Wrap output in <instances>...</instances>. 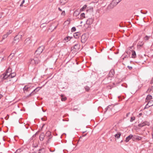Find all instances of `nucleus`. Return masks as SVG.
<instances>
[{"label":"nucleus","mask_w":153,"mask_h":153,"mask_svg":"<svg viewBox=\"0 0 153 153\" xmlns=\"http://www.w3.org/2000/svg\"><path fill=\"white\" fill-rule=\"evenodd\" d=\"M24 35V33L22 32H19L14 38V40L13 42V44L17 43L21 40L22 37Z\"/></svg>","instance_id":"nucleus-1"},{"label":"nucleus","mask_w":153,"mask_h":153,"mask_svg":"<svg viewBox=\"0 0 153 153\" xmlns=\"http://www.w3.org/2000/svg\"><path fill=\"white\" fill-rule=\"evenodd\" d=\"M122 0H113L108 6V9L113 8Z\"/></svg>","instance_id":"nucleus-2"},{"label":"nucleus","mask_w":153,"mask_h":153,"mask_svg":"<svg viewBox=\"0 0 153 153\" xmlns=\"http://www.w3.org/2000/svg\"><path fill=\"white\" fill-rule=\"evenodd\" d=\"M114 70L113 69H111L109 72V74L108 75V77L105 78L104 80H106L108 79H109L111 80V79H110V78L114 76Z\"/></svg>","instance_id":"nucleus-3"},{"label":"nucleus","mask_w":153,"mask_h":153,"mask_svg":"<svg viewBox=\"0 0 153 153\" xmlns=\"http://www.w3.org/2000/svg\"><path fill=\"white\" fill-rule=\"evenodd\" d=\"M44 49V47L43 46H42L39 47L37 50L36 51L35 53L39 55L43 51V50Z\"/></svg>","instance_id":"nucleus-4"},{"label":"nucleus","mask_w":153,"mask_h":153,"mask_svg":"<svg viewBox=\"0 0 153 153\" xmlns=\"http://www.w3.org/2000/svg\"><path fill=\"white\" fill-rule=\"evenodd\" d=\"M30 60V64H37L39 62V60L36 57L34 58L33 59H31Z\"/></svg>","instance_id":"nucleus-5"},{"label":"nucleus","mask_w":153,"mask_h":153,"mask_svg":"<svg viewBox=\"0 0 153 153\" xmlns=\"http://www.w3.org/2000/svg\"><path fill=\"white\" fill-rule=\"evenodd\" d=\"M88 39V37L85 34H83L81 37V42L85 43Z\"/></svg>","instance_id":"nucleus-6"},{"label":"nucleus","mask_w":153,"mask_h":153,"mask_svg":"<svg viewBox=\"0 0 153 153\" xmlns=\"http://www.w3.org/2000/svg\"><path fill=\"white\" fill-rule=\"evenodd\" d=\"M1 80L3 81L4 80L6 79H9V75L5 74V73H3L1 75Z\"/></svg>","instance_id":"nucleus-7"},{"label":"nucleus","mask_w":153,"mask_h":153,"mask_svg":"<svg viewBox=\"0 0 153 153\" xmlns=\"http://www.w3.org/2000/svg\"><path fill=\"white\" fill-rule=\"evenodd\" d=\"M143 137L139 136L137 135H134L133 141H135L136 140H141L143 139Z\"/></svg>","instance_id":"nucleus-8"},{"label":"nucleus","mask_w":153,"mask_h":153,"mask_svg":"<svg viewBox=\"0 0 153 153\" xmlns=\"http://www.w3.org/2000/svg\"><path fill=\"white\" fill-rule=\"evenodd\" d=\"M42 88V87H38L36 88H35L34 89V90L31 92V93L29 94V96H32L34 94H35L36 92L38 91L40 89Z\"/></svg>","instance_id":"nucleus-9"},{"label":"nucleus","mask_w":153,"mask_h":153,"mask_svg":"<svg viewBox=\"0 0 153 153\" xmlns=\"http://www.w3.org/2000/svg\"><path fill=\"white\" fill-rule=\"evenodd\" d=\"M149 123L146 121H144L142 123L138 124V126L139 127H143L146 125L149 126Z\"/></svg>","instance_id":"nucleus-10"},{"label":"nucleus","mask_w":153,"mask_h":153,"mask_svg":"<svg viewBox=\"0 0 153 153\" xmlns=\"http://www.w3.org/2000/svg\"><path fill=\"white\" fill-rule=\"evenodd\" d=\"M80 45L79 43H77L75 44L73 47L71 48V49L73 48L76 50H79L80 48Z\"/></svg>","instance_id":"nucleus-11"},{"label":"nucleus","mask_w":153,"mask_h":153,"mask_svg":"<svg viewBox=\"0 0 153 153\" xmlns=\"http://www.w3.org/2000/svg\"><path fill=\"white\" fill-rule=\"evenodd\" d=\"M134 135H132V134H130L128 136L126 137V138L125 140V141L126 142H127L129 140H130L132 139V140H133V138Z\"/></svg>","instance_id":"nucleus-12"},{"label":"nucleus","mask_w":153,"mask_h":153,"mask_svg":"<svg viewBox=\"0 0 153 153\" xmlns=\"http://www.w3.org/2000/svg\"><path fill=\"white\" fill-rule=\"evenodd\" d=\"M93 22V19L92 18H89L86 21V23L87 25H90Z\"/></svg>","instance_id":"nucleus-13"},{"label":"nucleus","mask_w":153,"mask_h":153,"mask_svg":"<svg viewBox=\"0 0 153 153\" xmlns=\"http://www.w3.org/2000/svg\"><path fill=\"white\" fill-rule=\"evenodd\" d=\"M80 33L79 32H76L74 33L73 36L76 39H77L80 36Z\"/></svg>","instance_id":"nucleus-14"},{"label":"nucleus","mask_w":153,"mask_h":153,"mask_svg":"<svg viewBox=\"0 0 153 153\" xmlns=\"http://www.w3.org/2000/svg\"><path fill=\"white\" fill-rule=\"evenodd\" d=\"M152 99V96L150 95H148L147 96L146 100L145 101L146 102H147L148 101H149V100Z\"/></svg>","instance_id":"nucleus-15"},{"label":"nucleus","mask_w":153,"mask_h":153,"mask_svg":"<svg viewBox=\"0 0 153 153\" xmlns=\"http://www.w3.org/2000/svg\"><path fill=\"white\" fill-rule=\"evenodd\" d=\"M45 135L44 133L41 134L39 136V139L41 141H43L44 139Z\"/></svg>","instance_id":"nucleus-16"},{"label":"nucleus","mask_w":153,"mask_h":153,"mask_svg":"<svg viewBox=\"0 0 153 153\" xmlns=\"http://www.w3.org/2000/svg\"><path fill=\"white\" fill-rule=\"evenodd\" d=\"M16 75V74L15 73H11V74H10L9 75V79L10 78H13L15 77Z\"/></svg>","instance_id":"nucleus-17"},{"label":"nucleus","mask_w":153,"mask_h":153,"mask_svg":"<svg viewBox=\"0 0 153 153\" xmlns=\"http://www.w3.org/2000/svg\"><path fill=\"white\" fill-rule=\"evenodd\" d=\"M12 70L10 68H8L6 70L5 73V74H7V75H9V73H10V72H11Z\"/></svg>","instance_id":"nucleus-18"},{"label":"nucleus","mask_w":153,"mask_h":153,"mask_svg":"<svg viewBox=\"0 0 153 153\" xmlns=\"http://www.w3.org/2000/svg\"><path fill=\"white\" fill-rule=\"evenodd\" d=\"M51 132L50 131H47L46 134V136H48V137H49L48 138V142H49V139L51 138V137H50V136L51 135Z\"/></svg>","instance_id":"nucleus-19"},{"label":"nucleus","mask_w":153,"mask_h":153,"mask_svg":"<svg viewBox=\"0 0 153 153\" xmlns=\"http://www.w3.org/2000/svg\"><path fill=\"white\" fill-rule=\"evenodd\" d=\"M29 87L28 85H26L23 88V90L25 93V91L26 92H27L28 91Z\"/></svg>","instance_id":"nucleus-20"},{"label":"nucleus","mask_w":153,"mask_h":153,"mask_svg":"<svg viewBox=\"0 0 153 153\" xmlns=\"http://www.w3.org/2000/svg\"><path fill=\"white\" fill-rule=\"evenodd\" d=\"M68 0H60V3L62 5H64L68 2Z\"/></svg>","instance_id":"nucleus-21"},{"label":"nucleus","mask_w":153,"mask_h":153,"mask_svg":"<svg viewBox=\"0 0 153 153\" xmlns=\"http://www.w3.org/2000/svg\"><path fill=\"white\" fill-rule=\"evenodd\" d=\"M132 54H131V58H135L136 56V54L135 52L133 50H132Z\"/></svg>","instance_id":"nucleus-22"},{"label":"nucleus","mask_w":153,"mask_h":153,"mask_svg":"<svg viewBox=\"0 0 153 153\" xmlns=\"http://www.w3.org/2000/svg\"><path fill=\"white\" fill-rule=\"evenodd\" d=\"M45 152V149H40L39 150L38 153H44Z\"/></svg>","instance_id":"nucleus-23"},{"label":"nucleus","mask_w":153,"mask_h":153,"mask_svg":"<svg viewBox=\"0 0 153 153\" xmlns=\"http://www.w3.org/2000/svg\"><path fill=\"white\" fill-rule=\"evenodd\" d=\"M121 135V133L119 132L118 134H116L114 135V136L116 138H117L118 139L120 137Z\"/></svg>","instance_id":"nucleus-24"},{"label":"nucleus","mask_w":153,"mask_h":153,"mask_svg":"<svg viewBox=\"0 0 153 153\" xmlns=\"http://www.w3.org/2000/svg\"><path fill=\"white\" fill-rule=\"evenodd\" d=\"M33 143L32 145L33 146L35 147H36L37 146V144L36 140H35L34 139L33 140Z\"/></svg>","instance_id":"nucleus-25"},{"label":"nucleus","mask_w":153,"mask_h":153,"mask_svg":"<svg viewBox=\"0 0 153 153\" xmlns=\"http://www.w3.org/2000/svg\"><path fill=\"white\" fill-rule=\"evenodd\" d=\"M64 95L63 94H61V97H62L61 100L62 101H65L67 100V98L66 97H64Z\"/></svg>","instance_id":"nucleus-26"},{"label":"nucleus","mask_w":153,"mask_h":153,"mask_svg":"<svg viewBox=\"0 0 153 153\" xmlns=\"http://www.w3.org/2000/svg\"><path fill=\"white\" fill-rule=\"evenodd\" d=\"M147 103L149 104V106H152L153 105V100H149L148 101Z\"/></svg>","instance_id":"nucleus-27"},{"label":"nucleus","mask_w":153,"mask_h":153,"mask_svg":"<svg viewBox=\"0 0 153 153\" xmlns=\"http://www.w3.org/2000/svg\"><path fill=\"white\" fill-rule=\"evenodd\" d=\"M87 6L86 5H84L83 7L80 9V11H82L85 10V9L86 8Z\"/></svg>","instance_id":"nucleus-28"},{"label":"nucleus","mask_w":153,"mask_h":153,"mask_svg":"<svg viewBox=\"0 0 153 153\" xmlns=\"http://www.w3.org/2000/svg\"><path fill=\"white\" fill-rule=\"evenodd\" d=\"M80 18L81 19H82L83 18H85V14L84 13H82L80 14Z\"/></svg>","instance_id":"nucleus-29"},{"label":"nucleus","mask_w":153,"mask_h":153,"mask_svg":"<svg viewBox=\"0 0 153 153\" xmlns=\"http://www.w3.org/2000/svg\"><path fill=\"white\" fill-rule=\"evenodd\" d=\"M144 43L143 42H141L140 43H138L137 45L138 47H142Z\"/></svg>","instance_id":"nucleus-30"},{"label":"nucleus","mask_w":153,"mask_h":153,"mask_svg":"<svg viewBox=\"0 0 153 153\" xmlns=\"http://www.w3.org/2000/svg\"><path fill=\"white\" fill-rule=\"evenodd\" d=\"M71 38H72V37H71L70 36H67L64 39V40L66 41L68 40H70L71 39Z\"/></svg>","instance_id":"nucleus-31"},{"label":"nucleus","mask_w":153,"mask_h":153,"mask_svg":"<svg viewBox=\"0 0 153 153\" xmlns=\"http://www.w3.org/2000/svg\"><path fill=\"white\" fill-rule=\"evenodd\" d=\"M85 88L86 91H88L90 90V88L87 86H85Z\"/></svg>","instance_id":"nucleus-32"},{"label":"nucleus","mask_w":153,"mask_h":153,"mask_svg":"<svg viewBox=\"0 0 153 153\" xmlns=\"http://www.w3.org/2000/svg\"><path fill=\"white\" fill-rule=\"evenodd\" d=\"M135 119V117H131L130 120V121L132 122L134 121Z\"/></svg>","instance_id":"nucleus-33"},{"label":"nucleus","mask_w":153,"mask_h":153,"mask_svg":"<svg viewBox=\"0 0 153 153\" xmlns=\"http://www.w3.org/2000/svg\"><path fill=\"white\" fill-rule=\"evenodd\" d=\"M76 30V28L75 27H74L72 28L71 29V31L72 32H74Z\"/></svg>","instance_id":"nucleus-34"},{"label":"nucleus","mask_w":153,"mask_h":153,"mask_svg":"<svg viewBox=\"0 0 153 153\" xmlns=\"http://www.w3.org/2000/svg\"><path fill=\"white\" fill-rule=\"evenodd\" d=\"M149 38V36H146L144 37V40H145L147 41Z\"/></svg>","instance_id":"nucleus-35"},{"label":"nucleus","mask_w":153,"mask_h":153,"mask_svg":"<svg viewBox=\"0 0 153 153\" xmlns=\"http://www.w3.org/2000/svg\"><path fill=\"white\" fill-rule=\"evenodd\" d=\"M86 135H87V134H85L84 135H82V136L80 137L79 138V140H81V139L82 138V137H85V136H86Z\"/></svg>","instance_id":"nucleus-36"},{"label":"nucleus","mask_w":153,"mask_h":153,"mask_svg":"<svg viewBox=\"0 0 153 153\" xmlns=\"http://www.w3.org/2000/svg\"><path fill=\"white\" fill-rule=\"evenodd\" d=\"M8 35H7L6 34L5 35H4L2 37V39H5V38H7L8 36Z\"/></svg>","instance_id":"nucleus-37"},{"label":"nucleus","mask_w":153,"mask_h":153,"mask_svg":"<svg viewBox=\"0 0 153 153\" xmlns=\"http://www.w3.org/2000/svg\"><path fill=\"white\" fill-rule=\"evenodd\" d=\"M65 11H62V13H61V15L63 16H65Z\"/></svg>","instance_id":"nucleus-38"},{"label":"nucleus","mask_w":153,"mask_h":153,"mask_svg":"<svg viewBox=\"0 0 153 153\" xmlns=\"http://www.w3.org/2000/svg\"><path fill=\"white\" fill-rule=\"evenodd\" d=\"M151 106H149V104H148V103H147V104L146 105L145 107V108H145H149Z\"/></svg>","instance_id":"nucleus-39"},{"label":"nucleus","mask_w":153,"mask_h":153,"mask_svg":"<svg viewBox=\"0 0 153 153\" xmlns=\"http://www.w3.org/2000/svg\"><path fill=\"white\" fill-rule=\"evenodd\" d=\"M12 32V31L11 30H9V31L7 32V33H6V34L7 35H8V36Z\"/></svg>","instance_id":"nucleus-40"},{"label":"nucleus","mask_w":153,"mask_h":153,"mask_svg":"<svg viewBox=\"0 0 153 153\" xmlns=\"http://www.w3.org/2000/svg\"><path fill=\"white\" fill-rule=\"evenodd\" d=\"M111 106V105H109L106 108V111L109 108H110V109H111V108H110V107Z\"/></svg>","instance_id":"nucleus-41"},{"label":"nucleus","mask_w":153,"mask_h":153,"mask_svg":"<svg viewBox=\"0 0 153 153\" xmlns=\"http://www.w3.org/2000/svg\"><path fill=\"white\" fill-rule=\"evenodd\" d=\"M128 68L130 70H131L132 69V67L131 66H127Z\"/></svg>","instance_id":"nucleus-42"},{"label":"nucleus","mask_w":153,"mask_h":153,"mask_svg":"<svg viewBox=\"0 0 153 153\" xmlns=\"http://www.w3.org/2000/svg\"><path fill=\"white\" fill-rule=\"evenodd\" d=\"M153 83V77L152 78V79L151 80L150 82V83L151 84H152Z\"/></svg>","instance_id":"nucleus-43"},{"label":"nucleus","mask_w":153,"mask_h":153,"mask_svg":"<svg viewBox=\"0 0 153 153\" xmlns=\"http://www.w3.org/2000/svg\"><path fill=\"white\" fill-rule=\"evenodd\" d=\"M25 126L26 128H28V124H27L26 125H25Z\"/></svg>","instance_id":"nucleus-44"},{"label":"nucleus","mask_w":153,"mask_h":153,"mask_svg":"<svg viewBox=\"0 0 153 153\" xmlns=\"http://www.w3.org/2000/svg\"><path fill=\"white\" fill-rule=\"evenodd\" d=\"M130 114V112L127 113L126 114V117H128V115H129Z\"/></svg>","instance_id":"nucleus-45"},{"label":"nucleus","mask_w":153,"mask_h":153,"mask_svg":"<svg viewBox=\"0 0 153 153\" xmlns=\"http://www.w3.org/2000/svg\"><path fill=\"white\" fill-rule=\"evenodd\" d=\"M133 47V46H130V47H129V49H132V48Z\"/></svg>","instance_id":"nucleus-46"},{"label":"nucleus","mask_w":153,"mask_h":153,"mask_svg":"<svg viewBox=\"0 0 153 153\" xmlns=\"http://www.w3.org/2000/svg\"><path fill=\"white\" fill-rule=\"evenodd\" d=\"M58 10L59 11H62V9L60 7L58 8Z\"/></svg>","instance_id":"nucleus-47"},{"label":"nucleus","mask_w":153,"mask_h":153,"mask_svg":"<svg viewBox=\"0 0 153 153\" xmlns=\"http://www.w3.org/2000/svg\"><path fill=\"white\" fill-rule=\"evenodd\" d=\"M142 115V113H140L139 114V117L141 116Z\"/></svg>","instance_id":"nucleus-48"},{"label":"nucleus","mask_w":153,"mask_h":153,"mask_svg":"<svg viewBox=\"0 0 153 153\" xmlns=\"http://www.w3.org/2000/svg\"><path fill=\"white\" fill-rule=\"evenodd\" d=\"M90 10H91L92 11H93V7H91L90 8Z\"/></svg>","instance_id":"nucleus-49"},{"label":"nucleus","mask_w":153,"mask_h":153,"mask_svg":"<svg viewBox=\"0 0 153 153\" xmlns=\"http://www.w3.org/2000/svg\"><path fill=\"white\" fill-rule=\"evenodd\" d=\"M25 2V0H23L22 1V4H23Z\"/></svg>","instance_id":"nucleus-50"},{"label":"nucleus","mask_w":153,"mask_h":153,"mask_svg":"<svg viewBox=\"0 0 153 153\" xmlns=\"http://www.w3.org/2000/svg\"><path fill=\"white\" fill-rule=\"evenodd\" d=\"M44 23H43V24H42L41 25V27L42 26L43 27H44V26L43 25L44 24Z\"/></svg>","instance_id":"nucleus-51"},{"label":"nucleus","mask_w":153,"mask_h":153,"mask_svg":"<svg viewBox=\"0 0 153 153\" xmlns=\"http://www.w3.org/2000/svg\"><path fill=\"white\" fill-rule=\"evenodd\" d=\"M36 134H35L33 135V138L35 137H36Z\"/></svg>","instance_id":"nucleus-52"},{"label":"nucleus","mask_w":153,"mask_h":153,"mask_svg":"<svg viewBox=\"0 0 153 153\" xmlns=\"http://www.w3.org/2000/svg\"><path fill=\"white\" fill-rule=\"evenodd\" d=\"M46 118H45V119H43V118H42V120H46Z\"/></svg>","instance_id":"nucleus-53"},{"label":"nucleus","mask_w":153,"mask_h":153,"mask_svg":"<svg viewBox=\"0 0 153 153\" xmlns=\"http://www.w3.org/2000/svg\"><path fill=\"white\" fill-rule=\"evenodd\" d=\"M2 97V95L1 94H0V99Z\"/></svg>","instance_id":"nucleus-54"},{"label":"nucleus","mask_w":153,"mask_h":153,"mask_svg":"<svg viewBox=\"0 0 153 153\" xmlns=\"http://www.w3.org/2000/svg\"><path fill=\"white\" fill-rule=\"evenodd\" d=\"M141 13H143V14H146L147 13V11H146V12H144V13H143L142 12H141Z\"/></svg>","instance_id":"nucleus-55"},{"label":"nucleus","mask_w":153,"mask_h":153,"mask_svg":"<svg viewBox=\"0 0 153 153\" xmlns=\"http://www.w3.org/2000/svg\"><path fill=\"white\" fill-rule=\"evenodd\" d=\"M126 57H128V56H125V57H124L123 58V59H125V58H126Z\"/></svg>","instance_id":"nucleus-56"},{"label":"nucleus","mask_w":153,"mask_h":153,"mask_svg":"<svg viewBox=\"0 0 153 153\" xmlns=\"http://www.w3.org/2000/svg\"><path fill=\"white\" fill-rule=\"evenodd\" d=\"M4 57H3V58H2V59H1V62L3 60H4Z\"/></svg>","instance_id":"nucleus-57"},{"label":"nucleus","mask_w":153,"mask_h":153,"mask_svg":"<svg viewBox=\"0 0 153 153\" xmlns=\"http://www.w3.org/2000/svg\"><path fill=\"white\" fill-rule=\"evenodd\" d=\"M2 17V15L1 14H0V19Z\"/></svg>","instance_id":"nucleus-58"},{"label":"nucleus","mask_w":153,"mask_h":153,"mask_svg":"<svg viewBox=\"0 0 153 153\" xmlns=\"http://www.w3.org/2000/svg\"><path fill=\"white\" fill-rule=\"evenodd\" d=\"M149 90H150V91H151V89H150L149 88L147 90V91H146V92H147L148 91H149Z\"/></svg>","instance_id":"nucleus-59"},{"label":"nucleus","mask_w":153,"mask_h":153,"mask_svg":"<svg viewBox=\"0 0 153 153\" xmlns=\"http://www.w3.org/2000/svg\"><path fill=\"white\" fill-rule=\"evenodd\" d=\"M149 90H150V91H151V89H150L149 88L147 90V91H146V92H147L148 91H149Z\"/></svg>","instance_id":"nucleus-60"},{"label":"nucleus","mask_w":153,"mask_h":153,"mask_svg":"<svg viewBox=\"0 0 153 153\" xmlns=\"http://www.w3.org/2000/svg\"><path fill=\"white\" fill-rule=\"evenodd\" d=\"M22 4H22V3L20 5V7H21L22 5Z\"/></svg>","instance_id":"nucleus-61"},{"label":"nucleus","mask_w":153,"mask_h":153,"mask_svg":"<svg viewBox=\"0 0 153 153\" xmlns=\"http://www.w3.org/2000/svg\"><path fill=\"white\" fill-rule=\"evenodd\" d=\"M57 26H56L55 27L54 29H56V28Z\"/></svg>","instance_id":"nucleus-62"},{"label":"nucleus","mask_w":153,"mask_h":153,"mask_svg":"<svg viewBox=\"0 0 153 153\" xmlns=\"http://www.w3.org/2000/svg\"><path fill=\"white\" fill-rule=\"evenodd\" d=\"M31 86H29V89H30V88Z\"/></svg>","instance_id":"nucleus-63"},{"label":"nucleus","mask_w":153,"mask_h":153,"mask_svg":"<svg viewBox=\"0 0 153 153\" xmlns=\"http://www.w3.org/2000/svg\"><path fill=\"white\" fill-rule=\"evenodd\" d=\"M152 138L153 139V134H152Z\"/></svg>","instance_id":"nucleus-64"}]
</instances>
